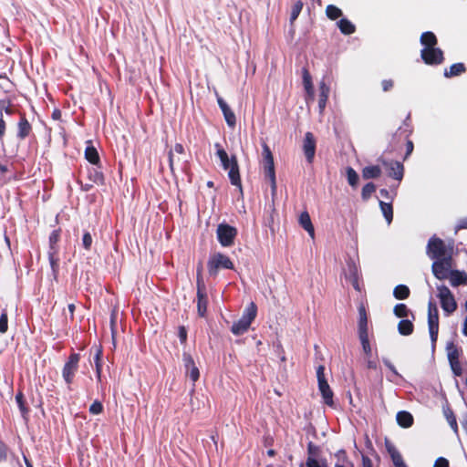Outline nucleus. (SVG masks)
<instances>
[{
	"label": "nucleus",
	"instance_id": "f257e3e1",
	"mask_svg": "<svg viewBox=\"0 0 467 467\" xmlns=\"http://www.w3.org/2000/svg\"><path fill=\"white\" fill-rule=\"evenodd\" d=\"M215 147L217 148L216 155L221 161L223 169L228 170V177L232 185L238 187L240 192H243L242 181L236 156L232 155V157L229 158L227 152L219 143H216Z\"/></svg>",
	"mask_w": 467,
	"mask_h": 467
},
{
	"label": "nucleus",
	"instance_id": "f03ea898",
	"mask_svg": "<svg viewBox=\"0 0 467 467\" xmlns=\"http://www.w3.org/2000/svg\"><path fill=\"white\" fill-rule=\"evenodd\" d=\"M207 269L210 276L216 277L221 269H234V265L231 258L223 253L212 254L207 262Z\"/></svg>",
	"mask_w": 467,
	"mask_h": 467
},
{
	"label": "nucleus",
	"instance_id": "7ed1b4c3",
	"mask_svg": "<svg viewBox=\"0 0 467 467\" xmlns=\"http://www.w3.org/2000/svg\"><path fill=\"white\" fill-rule=\"evenodd\" d=\"M263 167L265 177L269 180L271 184L272 192H276V178L275 171L274 157L269 146L266 143L263 144Z\"/></svg>",
	"mask_w": 467,
	"mask_h": 467
},
{
	"label": "nucleus",
	"instance_id": "20e7f679",
	"mask_svg": "<svg viewBox=\"0 0 467 467\" xmlns=\"http://www.w3.org/2000/svg\"><path fill=\"white\" fill-rule=\"evenodd\" d=\"M437 296L440 300L441 307L446 314L450 316L457 310V302L451 291L445 285H441L437 286Z\"/></svg>",
	"mask_w": 467,
	"mask_h": 467
},
{
	"label": "nucleus",
	"instance_id": "39448f33",
	"mask_svg": "<svg viewBox=\"0 0 467 467\" xmlns=\"http://www.w3.org/2000/svg\"><path fill=\"white\" fill-rule=\"evenodd\" d=\"M79 361L80 354L74 352L69 355L67 360L63 366L62 377L69 389H71V385L74 382L76 373L78 372Z\"/></svg>",
	"mask_w": 467,
	"mask_h": 467
},
{
	"label": "nucleus",
	"instance_id": "423d86ee",
	"mask_svg": "<svg viewBox=\"0 0 467 467\" xmlns=\"http://www.w3.org/2000/svg\"><path fill=\"white\" fill-rule=\"evenodd\" d=\"M428 326L431 344L435 347L439 334V310L432 300L428 303Z\"/></svg>",
	"mask_w": 467,
	"mask_h": 467
},
{
	"label": "nucleus",
	"instance_id": "0eeeda50",
	"mask_svg": "<svg viewBox=\"0 0 467 467\" xmlns=\"http://www.w3.org/2000/svg\"><path fill=\"white\" fill-rule=\"evenodd\" d=\"M218 242L223 247H230L234 244L237 229L228 223H220L216 230Z\"/></svg>",
	"mask_w": 467,
	"mask_h": 467
},
{
	"label": "nucleus",
	"instance_id": "6e6552de",
	"mask_svg": "<svg viewBox=\"0 0 467 467\" xmlns=\"http://www.w3.org/2000/svg\"><path fill=\"white\" fill-rule=\"evenodd\" d=\"M325 368L323 365H320L317 368V377L318 381V389L323 398L324 403L329 407L334 406L333 396L334 393L330 389L324 373Z\"/></svg>",
	"mask_w": 467,
	"mask_h": 467
},
{
	"label": "nucleus",
	"instance_id": "1a4fd4ad",
	"mask_svg": "<svg viewBox=\"0 0 467 467\" xmlns=\"http://www.w3.org/2000/svg\"><path fill=\"white\" fill-rule=\"evenodd\" d=\"M427 254L433 260L446 258L448 255L444 241L435 235L431 237L427 245Z\"/></svg>",
	"mask_w": 467,
	"mask_h": 467
},
{
	"label": "nucleus",
	"instance_id": "9d476101",
	"mask_svg": "<svg viewBox=\"0 0 467 467\" xmlns=\"http://www.w3.org/2000/svg\"><path fill=\"white\" fill-rule=\"evenodd\" d=\"M451 261L452 259L450 254L446 258L434 260L431 270L437 279L445 280L449 278L451 271Z\"/></svg>",
	"mask_w": 467,
	"mask_h": 467
},
{
	"label": "nucleus",
	"instance_id": "9b49d317",
	"mask_svg": "<svg viewBox=\"0 0 467 467\" xmlns=\"http://www.w3.org/2000/svg\"><path fill=\"white\" fill-rule=\"evenodd\" d=\"M422 61L429 66H439L443 63L445 57L443 51L439 47L422 48L420 50Z\"/></svg>",
	"mask_w": 467,
	"mask_h": 467
},
{
	"label": "nucleus",
	"instance_id": "f8f14e48",
	"mask_svg": "<svg viewBox=\"0 0 467 467\" xmlns=\"http://www.w3.org/2000/svg\"><path fill=\"white\" fill-rule=\"evenodd\" d=\"M303 150L307 162L312 163L316 153V139L310 131L305 134Z\"/></svg>",
	"mask_w": 467,
	"mask_h": 467
},
{
	"label": "nucleus",
	"instance_id": "ddd939ff",
	"mask_svg": "<svg viewBox=\"0 0 467 467\" xmlns=\"http://www.w3.org/2000/svg\"><path fill=\"white\" fill-rule=\"evenodd\" d=\"M383 165L387 170L388 175L399 182L403 179L404 166L397 161H383Z\"/></svg>",
	"mask_w": 467,
	"mask_h": 467
},
{
	"label": "nucleus",
	"instance_id": "4468645a",
	"mask_svg": "<svg viewBox=\"0 0 467 467\" xmlns=\"http://www.w3.org/2000/svg\"><path fill=\"white\" fill-rule=\"evenodd\" d=\"M18 114H19V120L17 122L16 138L19 140H24L32 132V125L26 119V116L24 112L19 111Z\"/></svg>",
	"mask_w": 467,
	"mask_h": 467
},
{
	"label": "nucleus",
	"instance_id": "2eb2a0df",
	"mask_svg": "<svg viewBox=\"0 0 467 467\" xmlns=\"http://www.w3.org/2000/svg\"><path fill=\"white\" fill-rule=\"evenodd\" d=\"M196 301H197V312L201 317H205L208 306V296L206 292V286L196 287Z\"/></svg>",
	"mask_w": 467,
	"mask_h": 467
},
{
	"label": "nucleus",
	"instance_id": "dca6fc26",
	"mask_svg": "<svg viewBox=\"0 0 467 467\" xmlns=\"http://www.w3.org/2000/svg\"><path fill=\"white\" fill-rule=\"evenodd\" d=\"M182 359L184 362L186 373L189 374L192 382H196L200 378V371L196 367L192 357L189 353L184 352L182 355Z\"/></svg>",
	"mask_w": 467,
	"mask_h": 467
},
{
	"label": "nucleus",
	"instance_id": "f3484780",
	"mask_svg": "<svg viewBox=\"0 0 467 467\" xmlns=\"http://www.w3.org/2000/svg\"><path fill=\"white\" fill-rule=\"evenodd\" d=\"M218 105L223 111L224 119L230 128H234L236 125V118L234 111L230 109L227 103L221 97H217Z\"/></svg>",
	"mask_w": 467,
	"mask_h": 467
},
{
	"label": "nucleus",
	"instance_id": "a211bd4d",
	"mask_svg": "<svg viewBox=\"0 0 467 467\" xmlns=\"http://www.w3.org/2000/svg\"><path fill=\"white\" fill-rule=\"evenodd\" d=\"M87 176L89 182L98 185L105 184L104 174L100 169V164L96 167L88 168L87 171Z\"/></svg>",
	"mask_w": 467,
	"mask_h": 467
},
{
	"label": "nucleus",
	"instance_id": "6ab92c4d",
	"mask_svg": "<svg viewBox=\"0 0 467 467\" xmlns=\"http://www.w3.org/2000/svg\"><path fill=\"white\" fill-rule=\"evenodd\" d=\"M386 449L395 467H408L403 461L402 455L392 443L386 441Z\"/></svg>",
	"mask_w": 467,
	"mask_h": 467
},
{
	"label": "nucleus",
	"instance_id": "aec40b11",
	"mask_svg": "<svg viewBox=\"0 0 467 467\" xmlns=\"http://www.w3.org/2000/svg\"><path fill=\"white\" fill-rule=\"evenodd\" d=\"M358 336L359 335H368V316L367 311L364 305H360L358 308Z\"/></svg>",
	"mask_w": 467,
	"mask_h": 467
},
{
	"label": "nucleus",
	"instance_id": "412c9836",
	"mask_svg": "<svg viewBox=\"0 0 467 467\" xmlns=\"http://www.w3.org/2000/svg\"><path fill=\"white\" fill-rule=\"evenodd\" d=\"M451 285L457 287L460 285H467V274L459 270H451L449 275Z\"/></svg>",
	"mask_w": 467,
	"mask_h": 467
},
{
	"label": "nucleus",
	"instance_id": "4be33fe9",
	"mask_svg": "<svg viewBox=\"0 0 467 467\" xmlns=\"http://www.w3.org/2000/svg\"><path fill=\"white\" fill-rule=\"evenodd\" d=\"M442 411L445 419L447 420L450 427L453 431V432L458 436L459 435V427L457 423L456 416L452 410V409L450 407L449 404H446L442 407Z\"/></svg>",
	"mask_w": 467,
	"mask_h": 467
},
{
	"label": "nucleus",
	"instance_id": "5701e85b",
	"mask_svg": "<svg viewBox=\"0 0 467 467\" xmlns=\"http://www.w3.org/2000/svg\"><path fill=\"white\" fill-rule=\"evenodd\" d=\"M466 72V67L463 63L459 62L452 64L449 68H445L443 75L445 78H451L458 77Z\"/></svg>",
	"mask_w": 467,
	"mask_h": 467
},
{
	"label": "nucleus",
	"instance_id": "b1692460",
	"mask_svg": "<svg viewBox=\"0 0 467 467\" xmlns=\"http://www.w3.org/2000/svg\"><path fill=\"white\" fill-rule=\"evenodd\" d=\"M420 42L424 47L423 48H431L437 46L438 38L433 32L427 31L421 34Z\"/></svg>",
	"mask_w": 467,
	"mask_h": 467
},
{
	"label": "nucleus",
	"instance_id": "393cba45",
	"mask_svg": "<svg viewBox=\"0 0 467 467\" xmlns=\"http://www.w3.org/2000/svg\"><path fill=\"white\" fill-rule=\"evenodd\" d=\"M398 424L402 428H410L413 424V416L405 410L399 411L396 416Z\"/></svg>",
	"mask_w": 467,
	"mask_h": 467
},
{
	"label": "nucleus",
	"instance_id": "a878e982",
	"mask_svg": "<svg viewBox=\"0 0 467 467\" xmlns=\"http://www.w3.org/2000/svg\"><path fill=\"white\" fill-rule=\"evenodd\" d=\"M299 223L303 229H305L311 237H314L315 229L312 224L310 215L307 212H303L299 216Z\"/></svg>",
	"mask_w": 467,
	"mask_h": 467
},
{
	"label": "nucleus",
	"instance_id": "bb28decb",
	"mask_svg": "<svg viewBox=\"0 0 467 467\" xmlns=\"http://www.w3.org/2000/svg\"><path fill=\"white\" fill-rule=\"evenodd\" d=\"M250 326L251 323L241 317L238 321L233 324L231 331L234 335L240 336L248 331Z\"/></svg>",
	"mask_w": 467,
	"mask_h": 467
},
{
	"label": "nucleus",
	"instance_id": "cd10ccee",
	"mask_svg": "<svg viewBox=\"0 0 467 467\" xmlns=\"http://www.w3.org/2000/svg\"><path fill=\"white\" fill-rule=\"evenodd\" d=\"M85 158L91 164L98 166L100 164V158L98 150L93 146H88L85 150Z\"/></svg>",
	"mask_w": 467,
	"mask_h": 467
},
{
	"label": "nucleus",
	"instance_id": "c85d7f7f",
	"mask_svg": "<svg viewBox=\"0 0 467 467\" xmlns=\"http://www.w3.org/2000/svg\"><path fill=\"white\" fill-rule=\"evenodd\" d=\"M381 175V169L378 165L367 166L362 170V177L365 180L376 179Z\"/></svg>",
	"mask_w": 467,
	"mask_h": 467
},
{
	"label": "nucleus",
	"instance_id": "c756f323",
	"mask_svg": "<svg viewBox=\"0 0 467 467\" xmlns=\"http://www.w3.org/2000/svg\"><path fill=\"white\" fill-rule=\"evenodd\" d=\"M398 331L402 336H410L414 331V325L409 319H402L398 324Z\"/></svg>",
	"mask_w": 467,
	"mask_h": 467
},
{
	"label": "nucleus",
	"instance_id": "7c9ffc66",
	"mask_svg": "<svg viewBox=\"0 0 467 467\" xmlns=\"http://www.w3.org/2000/svg\"><path fill=\"white\" fill-rule=\"evenodd\" d=\"M337 26L340 32L344 35H351L356 31L355 25L347 18H341L337 22Z\"/></svg>",
	"mask_w": 467,
	"mask_h": 467
},
{
	"label": "nucleus",
	"instance_id": "2f4dec72",
	"mask_svg": "<svg viewBox=\"0 0 467 467\" xmlns=\"http://www.w3.org/2000/svg\"><path fill=\"white\" fill-rule=\"evenodd\" d=\"M57 253V251H48V260L55 279H57L59 272V258Z\"/></svg>",
	"mask_w": 467,
	"mask_h": 467
},
{
	"label": "nucleus",
	"instance_id": "473e14b6",
	"mask_svg": "<svg viewBox=\"0 0 467 467\" xmlns=\"http://www.w3.org/2000/svg\"><path fill=\"white\" fill-rule=\"evenodd\" d=\"M256 315L257 306L254 302H251L244 309L241 317L252 324V322L255 319Z\"/></svg>",
	"mask_w": 467,
	"mask_h": 467
},
{
	"label": "nucleus",
	"instance_id": "72a5a7b5",
	"mask_svg": "<svg viewBox=\"0 0 467 467\" xmlns=\"http://www.w3.org/2000/svg\"><path fill=\"white\" fill-rule=\"evenodd\" d=\"M410 119V116H408L407 119L405 120V126L407 127L404 130L405 133V139H406V153L404 156V160H406L413 151L414 144L413 141L409 139V136L412 132V130L410 128V125L407 123V120Z\"/></svg>",
	"mask_w": 467,
	"mask_h": 467
},
{
	"label": "nucleus",
	"instance_id": "f704fd0d",
	"mask_svg": "<svg viewBox=\"0 0 467 467\" xmlns=\"http://www.w3.org/2000/svg\"><path fill=\"white\" fill-rule=\"evenodd\" d=\"M379 207L382 212L384 218L387 223L389 224L393 220V206L392 202H385L383 201H379Z\"/></svg>",
	"mask_w": 467,
	"mask_h": 467
},
{
	"label": "nucleus",
	"instance_id": "c9c22d12",
	"mask_svg": "<svg viewBox=\"0 0 467 467\" xmlns=\"http://www.w3.org/2000/svg\"><path fill=\"white\" fill-rule=\"evenodd\" d=\"M329 94V88L322 82L319 87V98H318V107L320 110H323L326 107L327 99Z\"/></svg>",
	"mask_w": 467,
	"mask_h": 467
},
{
	"label": "nucleus",
	"instance_id": "e433bc0d",
	"mask_svg": "<svg viewBox=\"0 0 467 467\" xmlns=\"http://www.w3.org/2000/svg\"><path fill=\"white\" fill-rule=\"evenodd\" d=\"M410 295V288L405 285H398L393 290V296L398 300L407 299Z\"/></svg>",
	"mask_w": 467,
	"mask_h": 467
},
{
	"label": "nucleus",
	"instance_id": "4c0bfd02",
	"mask_svg": "<svg viewBox=\"0 0 467 467\" xmlns=\"http://www.w3.org/2000/svg\"><path fill=\"white\" fill-rule=\"evenodd\" d=\"M16 400L18 408L21 411L22 416L26 419L28 415L29 409L26 406V401L22 391H18L16 395Z\"/></svg>",
	"mask_w": 467,
	"mask_h": 467
},
{
	"label": "nucleus",
	"instance_id": "58836bf2",
	"mask_svg": "<svg viewBox=\"0 0 467 467\" xmlns=\"http://www.w3.org/2000/svg\"><path fill=\"white\" fill-rule=\"evenodd\" d=\"M446 350H447L448 360H458L459 359L461 350L454 344V342L451 341V342L447 343Z\"/></svg>",
	"mask_w": 467,
	"mask_h": 467
},
{
	"label": "nucleus",
	"instance_id": "ea45409f",
	"mask_svg": "<svg viewBox=\"0 0 467 467\" xmlns=\"http://www.w3.org/2000/svg\"><path fill=\"white\" fill-rule=\"evenodd\" d=\"M60 229L54 230L49 235V251L58 252L57 243L60 239Z\"/></svg>",
	"mask_w": 467,
	"mask_h": 467
},
{
	"label": "nucleus",
	"instance_id": "a19ab883",
	"mask_svg": "<svg viewBox=\"0 0 467 467\" xmlns=\"http://www.w3.org/2000/svg\"><path fill=\"white\" fill-rule=\"evenodd\" d=\"M326 15L330 20H337L342 16V11L334 5H328L326 8Z\"/></svg>",
	"mask_w": 467,
	"mask_h": 467
},
{
	"label": "nucleus",
	"instance_id": "79ce46f5",
	"mask_svg": "<svg viewBox=\"0 0 467 467\" xmlns=\"http://www.w3.org/2000/svg\"><path fill=\"white\" fill-rule=\"evenodd\" d=\"M363 352L365 353L367 358H370L372 354L371 346L368 339V335H359L358 336Z\"/></svg>",
	"mask_w": 467,
	"mask_h": 467
},
{
	"label": "nucleus",
	"instance_id": "37998d69",
	"mask_svg": "<svg viewBox=\"0 0 467 467\" xmlns=\"http://www.w3.org/2000/svg\"><path fill=\"white\" fill-rule=\"evenodd\" d=\"M303 2L301 0H297L294 3L291 14H290V23L293 24L298 17L299 14L301 13L303 9Z\"/></svg>",
	"mask_w": 467,
	"mask_h": 467
},
{
	"label": "nucleus",
	"instance_id": "c03bdc74",
	"mask_svg": "<svg viewBox=\"0 0 467 467\" xmlns=\"http://www.w3.org/2000/svg\"><path fill=\"white\" fill-rule=\"evenodd\" d=\"M393 312L396 317H400V318H405L409 316V314L410 313V310L408 308V306L405 304L400 303L394 306Z\"/></svg>",
	"mask_w": 467,
	"mask_h": 467
},
{
	"label": "nucleus",
	"instance_id": "a18cd8bd",
	"mask_svg": "<svg viewBox=\"0 0 467 467\" xmlns=\"http://www.w3.org/2000/svg\"><path fill=\"white\" fill-rule=\"evenodd\" d=\"M303 84H304V87H305V89L306 90V92L308 94H312L313 93L312 78L309 74V71L306 67L303 68Z\"/></svg>",
	"mask_w": 467,
	"mask_h": 467
},
{
	"label": "nucleus",
	"instance_id": "49530a36",
	"mask_svg": "<svg viewBox=\"0 0 467 467\" xmlns=\"http://www.w3.org/2000/svg\"><path fill=\"white\" fill-rule=\"evenodd\" d=\"M376 192V185L373 182H368L365 184L361 191V197L364 201L368 200L372 193Z\"/></svg>",
	"mask_w": 467,
	"mask_h": 467
},
{
	"label": "nucleus",
	"instance_id": "de8ad7c7",
	"mask_svg": "<svg viewBox=\"0 0 467 467\" xmlns=\"http://www.w3.org/2000/svg\"><path fill=\"white\" fill-rule=\"evenodd\" d=\"M320 447L315 444L313 441L307 443V458L306 459H317L320 453Z\"/></svg>",
	"mask_w": 467,
	"mask_h": 467
},
{
	"label": "nucleus",
	"instance_id": "09e8293b",
	"mask_svg": "<svg viewBox=\"0 0 467 467\" xmlns=\"http://www.w3.org/2000/svg\"><path fill=\"white\" fill-rule=\"evenodd\" d=\"M347 178L349 185H351L352 187H356L358 185V175L353 168L348 167L347 169Z\"/></svg>",
	"mask_w": 467,
	"mask_h": 467
},
{
	"label": "nucleus",
	"instance_id": "8fccbe9b",
	"mask_svg": "<svg viewBox=\"0 0 467 467\" xmlns=\"http://www.w3.org/2000/svg\"><path fill=\"white\" fill-rule=\"evenodd\" d=\"M92 353H93V360H94L95 365L97 363L101 364L102 363V355H103L102 348L100 346H96V347L91 348L90 354H92Z\"/></svg>",
	"mask_w": 467,
	"mask_h": 467
},
{
	"label": "nucleus",
	"instance_id": "3c124183",
	"mask_svg": "<svg viewBox=\"0 0 467 467\" xmlns=\"http://www.w3.org/2000/svg\"><path fill=\"white\" fill-rule=\"evenodd\" d=\"M449 363H450V367L451 368L452 373L456 377H460L462 375V365H461V362L459 359L458 360H449Z\"/></svg>",
	"mask_w": 467,
	"mask_h": 467
},
{
	"label": "nucleus",
	"instance_id": "603ef678",
	"mask_svg": "<svg viewBox=\"0 0 467 467\" xmlns=\"http://www.w3.org/2000/svg\"><path fill=\"white\" fill-rule=\"evenodd\" d=\"M8 329V316L6 310H4L0 317V333L5 334Z\"/></svg>",
	"mask_w": 467,
	"mask_h": 467
},
{
	"label": "nucleus",
	"instance_id": "864d4df0",
	"mask_svg": "<svg viewBox=\"0 0 467 467\" xmlns=\"http://www.w3.org/2000/svg\"><path fill=\"white\" fill-rule=\"evenodd\" d=\"M306 467H328L327 461L325 459L318 461L317 459H312V458L306 459Z\"/></svg>",
	"mask_w": 467,
	"mask_h": 467
},
{
	"label": "nucleus",
	"instance_id": "5fc2aeb1",
	"mask_svg": "<svg viewBox=\"0 0 467 467\" xmlns=\"http://www.w3.org/2000/svg\"><path fill=\"white\" fill-rule=\"evenodd\" d=\"M205 284L202 277V264L199 263L196 269V287H204Z\"/></svg>",
	"mask_w": 467,
	"mask_h": 467
},
{
	"label": "nucleus",
	"instance_id": "6e6d98bb",
	"mask_svg": "<svg viewBox=\"0 0 467 467\" xmlns=\"http://www.w3.org/2000/svg\"><path fill=\"white\" fill-rule=\"evenodd\" d=\"M168 158H169V167L171 169V172H174V166L175 164H180L182 163V161L180 158H175L174 157V154H173V150H170L169 152H168Z\"/></svg>",
	"mask_w": 467,
	"mask_h": 467
},
{
	"label": "nucleus",
	"instance_id": "4d7b16f0",
	"mask_svg": "<svg viewBox=\"0 0 467 467\" xmlns=\"http://www.w3.org/2000/svg\"><path fill=\"white\" fill-rule=\"evenodd\" d=\"M103 411V405L100 401L95 400L90 406H89V412L93 415L100 414Z\"/></svg>",
	"mask_w": 467,
	"mask_h": 467
},
{
	"label": "nucleus",
	"instance_id": "13d9d810",
	"mask_svg": "<svg viewBox=\"0 0 467 467\" xmlns=\"http://www.w3.org/2000/svg\"><path fill=\"white\" fill-rule=\"evenodd\" d=\"M82 245L85 250L89 251L92 245V236L88 232H85L82 237Z\"/></svg>",
	"mask_w": 467,
	"mask_h": 467
},
{
	"label": "nucleus",
	"instance_id": "bf43d9fd",
	"mask_svg": "<svg viewBox=\"0 0 467 467\" xmlns=\"http://www.w3.org/2000/svg\"><path fill=\"white\" fill-rule=\"evenodd\" d=\"M391 192H392V193L387 189H380L379 194L383 198H385V199L389 200L390 202H392L394 197L397 195V192H396V190H391Z\"/></svg>",
	"mask_w": 467,
	"mask_h": 467
},
{
	"label": "nucleus",
	"instance_id": "052dcab7",
	"mask_svg": "<svg viewBox=\"0 0 467 467\" xmlns=\"http://www.w3.org/2000/svg\"><path fill=\"white\" fill-rule=\"evenodd\" d=\"M178 337L181 344L185 345L187 342V329L184 326L178 327Z\"/></svg>",
	"mask_w": 467,
	"mask_h": 467
},
{
	"label": "nucleus",
	"instance_id": "680f3d73",
	"mask_svg": "<svg viewBox=\"0 0 467 467\" xmlns=\"http://www.w3.org/2000/svg\"><path fill=\"white\" fill-rule=\"evenodd\" d=\"M6 132V122L4 119L2 112L0 113V141L3 143Z\"/></svg>",
	"mask_w": 467,
	"mask_h": 467
},
{
	"label": "nucleus",
	"instance_id": "e2e57ef3",
	"mask_svg": "<svg viewBox=\"0 0 467 467\" xmlns=\"http://www.w3.org/2000/svg\"><path fill=\"white\" fill-rule=\"evenodd\" d=\"M383 91L388 92L394 87V81L392 79H384L381 82Z\"/></svg>",
	"mask_w": 467,
	"mask_h": 467
},
{
	"label": "nucleus",
	"instance_id": "0e129e2a",
	"mask_svg": "<svg viewBox=\"0 0 467 467\" xmlns=\"http://www.w3.org/2000/svg\"><path fill=\"white\" fill-rule=\"evenodd\" d=\"M433 467H449V461L446 458L440 457L435 461Z\"/></svg>",
	"mask_w": 467,
	"mask_h": 467
},
{
	"label": "nucleus",
	"instance_id": "69168bd1",
	"mask_svg": "<svg viewBox=\"0 0 467 467\" xmlns=\"http://www.w3.org/2000/svg\"><path fill=\"white\" fill-rule=\"evenodd\" d=\"M383 363L395 376H400L395 366L388 358H383Z\"/></svg>",
	"mask_w": 467,
	"mask_h": 467
},
{
	"label": "nucleus",
	"instance_id": "338daca9",
	"mask_svg": "<svg viewBox=\"0 0 467 467\" xmlns=\"http://www.w3.org/2000/svg\"><path fill=\"white\" fill-rule=\"evenodd\" d=\"M80 185V189L83 192H88L93 188V184L91 182L83 183L80 180L78 181Z\"/></svg>",
	"mask_w": 467,
	"mask_h": 467
},
{
	"label": "nucleus",
	"instance_id": "774afa93",
	"mask_svg": "<svg viewBox=\"0 0 467 467\" xmlns=\"http://www.w3.org/2000/svg\"><path fill=\"white\" fill-rule=\"evenodd\" d=\"M362 467H373L372 461L364 454H362Z\"/></svg>",
	"mask_w": 467,
	"mask_h": 467
}]
</instances>
